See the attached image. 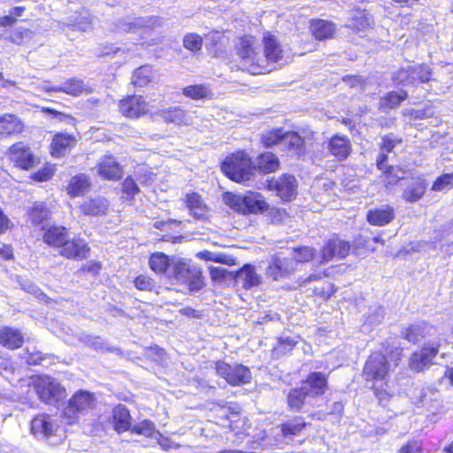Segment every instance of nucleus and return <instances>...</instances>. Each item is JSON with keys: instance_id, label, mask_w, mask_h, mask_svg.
I'll return each mask as SVG.
<instances>
[{"instance_id": "obj_1", "label": "nucleus", "mask_w": 453, "mask_h": 453, "mask_svg": "<svg viewBox=\"0 0 453 453\" xmlns=\"http://www.w3.org/2000/svg\"><path fill=\"white\" fill-rule=\"evenodd\" d=\"M385 352H372L363 370L365 380L374 382L372 388L380 403L387 402L394 395V390L389 386V377L399 365L402 356V350L397 347L391 350L385 349Z\"/></svg>"}, {"instance_id": "obj_2", "label": "nucleus", "mask_w": 453, "mask_h": 453, "mask_svg": "<svg viewBox=\"0 0 453 453\" xmlns=\"http://www.w3.org/2000/svg\"><path fill=\"white\" fill-rule=\"evenodd\" d=\"M237 53L241 58V65L243 70L251 74H259L267 70L265 66L264 57L261 56L256 40L252 36L241 38L237 45Z\"/></svg>"}, {"instance_id": "obj_3", "label": "nucleus", "mask_w": 453, "mask_h": 453, "mask_svg": "<svg viewBox=\"0 0 453 453\" xmlns=\"http://www.w3.org/2000/svg\"><path fill=\"white\" fill-rule=\"evenodd\" d=\"M224 203L237 212L242 214L263 212L268 209V204L261 194L249 192L245 196L225 193Z\"/></svg>"}, {"instance_id": "obj_4", "label": "nucleus", "mask_w": 453, "mask_h": 453, "mask_svg": "<svg viewBox=\"0 0 453 453\" xmlns=\"http://www.w3.org/2000/svg\"><path fill=\"white\" fill-rule=\"evenodd\" d=\"M254 169L251 159L242 151L226 157L221 164L222 172L231 180L240 183L250 180Z\"/></svg>"}, {"instance_id": "obj_5", "label": "nucleus", "mask_w": 453, "mask_h": 453, "mask_svg": "<svg viewBox=\"0 0 453 453\" xmlns=\"http://www.w3.org/2000/svg\"><path fill=\"white\" fill-rule=\"evenodd\" d=\"M168 277L187 284L192 290L200 289L203 287L201 269L188 259L172 260Z\"/></svg>"}, {"instance_id": "obj_6", "label": "nucleus", "mask_w": 453, "mask_h": 453, "mask_svg": "<svg viewBox=\"0 0 453 453\" xmlns=\"http://www.w3.org/2000/svg\"><path fill=\"white\" fill-rule=\"evenodd\" d=\"M96 403L93 394L85 390H79L69 400L64 410V417L69 425L77 422L81 416L92 410Z\"/></svg>"}, {"instance_id": "obj_7", "label": "nucleus", "mask_w": 453, "mask_h": 453, "mask_svg": "<svg viewBox=\"0 0 453 453\" xmlns=\"http://www.w3.org/2000/svg\"><path fill=\"white\" fill-rule=\"evenodd\" d=\"M261 140L267 148L282 144L296 156L303 155L305 150L303 139L294 132L282 133L280 129H276L264 134Z\"/></svg>"}, {"instance_id": "obj_8", "label": "nucleus", "mask_w": 453, "mask_h": 453, "mask_svg": "<svg viewBox=\"0 0 453 453\" xmlns=\"http://www.w3.org/2000/svg\"><path fill=\"white\" fill-rule=\"evenodd\" d=\"M34 385L37 395L44 403H53L65 397V388L50 376H38L35 380Z\"/></svg>"}, {"instance_id": "obj_9", "label": "nucleus", "mask_w": 453, "mask_h": 453, "mask_svg": "<svg viewBox=\"0 0 453 453\" xmlns=\"http://www.w3.org/2000/svg\"><path fill=\"white\" fill-rule=\"evenodd\" d=\"M215 369L217 373L232 386L247 384L251 380L250 369L243 365H230L223 361H218Z\"/></svg>"}, {"instance_id": "obj_10", "label": "nucleus", "mask_w": 453, "mask_h": 453, "mask_svg": "<svg viewBox=\"0 0 453 453\" xmlns=\"http://www.w3.org/2000/svg\"><path fill=\"white\" fill-rule=\"evenodd\" d=\"M430 74L429 69L423 65H408L395 73L394 80L400 84L413 85L416 81L427 82Z\"/></svg>"}, {"instance_id": "obj_11", "label": "nucleus", "mask_w": 453, "mask_h": 453, "mask_svg": "<svg viewBox=\"0 0 453 453\" xmlns=\"http://www.w3.org/2000/svg\"><path fill=\"white\" fill-rule=\"evenodd\" d=\"M296 270V263L291 259L290 256L284 257L281 254L272 257L270 265L266 269V273L274 280L283 279L291 275Z\"/></svg>"}, {"instance_id": "obj_12", "label": "nucleus", "mask_w": 453, "mask_h": 453, "mask_svg": "<svg viewBox=\"0 0 453 453\" xmlns=\"http://www.w3.org/2000/svg\"><path fill=\"white\" fill-rule=\"evenodd\" d=\"M402 197L404 201L413 203L419 201L426 191V180L421 176L407 177L402 182Z\"/></svg>"}, {"instance_id": "obj_13", "label": "nucleus", "mask_w": 453, "mask_h": 453, "mask_svg": "<svg viewBox=\"0 0 453 453\" xmlns=\"http://www.w3.org/2000/svg\"><path fill=\"white\" fill-rule=\"evenodd\" d=\"M96 169L97 175L106 180H119L124 174L122 166L111 155L101 157Z\"/></svg>"}, {"instance_id": "obj_14", "label": "nucleus", "mask_w": 453, "mask_h": 453, "mask_svg": "<svg viewBox=\"0 0 453 453\" xmlns=\"http://www.w3.org/2000/svg\"><path fill=\"white\" fill-rule=\"evenodd\" d=\"M268 188L276 190L282 200L290 201L296 195L297 181L293 175L282 174L276 180H269Z\"/></svg>"}, {"instance_id": "obj_15", "label": "nucleus", "mask_w": 453, "mask_h": 453, "mask_svg": "<svg viewBox=\"0 0 453 453\" xmlns=\"http://www.w3.org/2000/svg\"><path fill=\"white\" fill-rule=\"evenodd\" d=\"M119 111L130 119H137L149 111V104L142 96H132L121 100Z\"/></svg>"}, {"instance_id": "obj_16", "label": "nucleus", "mask_w": 453, "mask_h": 453, "mask_svg": "<svg viewBox=\"0 0 453 453\" xmlns=\"http://www.w3.org/2000/svg\"><path fill=\"white\" fill-rule=\"evenodd\" d=\"M350 245L340 239L329 240L321 250L319 264H326L334 258L342 259L348 256Z\"/></svg>"}, {"instance_id": "obj_17", "label": "nucleus", "mask_w": 453, "mask_h": 453, "mask_svg": "<svg viewBox=\"0 0 453 453\" xmlns=\"http://www.w3.org/2000/svg\"><path fill=\"white\" fill-rule=\"evenodd\" d=\"M302 387L311 399L319 397L328 389L327 375L321 372H312L303 380Z\"/></svg>"}, {"instance_id": "obj_18", "label": "nucleus", "mask_w": 453, "mask_h": 453, "mask_svg": "<svg viewBox=\"0 0 453 453\" xmlns=\"http://www.w3.org/2000/svg\"><path fill=\"white\" fill-rule=\"evenodd\" d=\"M438 353V345L426 344L419 351L412 354L410 359V367L415 372H422L427 368L433 361V358Z\"/></svg>"}, {"instance_id": "obj_19", "label": "nucleus", "mask_w": 453, "mask_h": 453, "mask_svg": "<svg viewBox=\"0 0 453 453\" xmlns=\"http://www.w3.org/2000/svg\"><path fill=\"white\" fill-rule=\"evenodd\" d=\"M10 157L16 166L26 170L33 167L35 162V157L30 148L23 142H18L12 146Z\"/></svg>"}, {"instance_id": "obj_20", "label": "nucleus", "mask_w": 453, "mask_h": 453, "mask_svg": "<svg viewBox=\"0 0 453 453\" xmlns=\"http://www.w3.org/2000/svg\"><path fill=\"white\" fill-rule=\"evenodd\" d=\"M264 53L261 56L264 57L265 63H280L283 65L286 60L284 59L283 50L280 44L278 42L274 35L270 33H266L264 35Z\"/></svg>"}, {"instance_id": "obj_21", "label": "nucleus", "mask_w": 453, "mask_h": 453, "mask_svg": "<svg viewBox=\"0 0 453 453\" xmlns=\"http://www.w3.org/2000/svg\"><path fill=\"white\" fill-rule=\"evenodd\" d=\"M89 251L86 242L82 239H70L69 236L62 245L59 254L68 259L85 258Z\"/></svg>"}, {"instance_id": "obj_22", "label": "nucleus", "mask_w": 453, "mask_h": 453, "mask_svg": "<svg viewBox=\"0 0 453 453\" xmlns=\"http://www.w3.org/2000/svg\"><path fill=\"white\" fill-rule=\"evenodd\" d=\"M435 333V327L426 321H420L411 325L402 331V336L412 343L418 342L421 339Z\"/></svg>"}, {"instance_id": "obj_23", "label": "nucleus", "mask_w": 453, "mask_h": 453, "mask_svg": "<svg viewBox=\"0 0 453 453\" xmlns=\"http://www.w3.org/2000/svg\"><path fill=\"white\" fill-rule=\"evenodd\" d=\"M24 335L18 328L12 326L0 327V345L7 349H16L22 346Z\"/></svg>"}, {"instance_id": "obj_24", "label": "nucleus", "mask_w": 453, "mask_h": 453, "mask_svg": "<svg viewBox=\"0 0 453 453\" xmlns=\"http://www.w3.org/2000/svg\"><path fill=\"white\" fill-rule=\"evenodd\" d=\"M234 279L246 289L257 287L261 283L260 275L257 273L255 267L249 264L234 272Z\"/></svg>"}, {"instance_id": "obj_25", "label": "nucleus", "mask_w": 453, "mask_h": 453, "mask_svg": "<svg viewBox=\"0 0 453 453\" xmlns=\"http://www.w3.org/2000/svg\"><path fill=\"white\" fill-rule=\"evenodd\" d=\"M109 208V202L102 196L84 200L80 205L81 212L86 216L105 215Z\"/></svg>"}, {"instance_id": "obj_26", "label": "nucleus", "mask_w": 453, "mask_h": 453, "mask_svg": "<svg viewBox=\"0 0 453 453\" xmlns=\"http://www.w3.org/2000/svg\"><path fill=\"white\" fill-rule=\"evenodd\" d=\"M327 148L338 160H344L350 154L351 143L347 136L336 134L330 139Z\"/></svg>"}, {"instance_id": "obj_27", "label": "nucleus", "mask_w": 453, "mask_h": 453, "mask_svg": "<svg viewBox=\"0 0 453 453\" xmlns=\"http://www.w3.org/2000/svg\"><path fill=\"white\" fill-rule=\"evenodd\" d=\"M311 399L307 390L302 386L291 388L287 395L288 408L291 411L299 412Z\"/></svg>"}, {"instance_id": "obj_28", "label": "nucleus", "mask_w": 453, "mask_h": 453, "mask_svg": "<svg viewBox=\"0 0 453 453\" xmlns=\"http://www.w3.org/2000/svg\"><path fill=\"white\" fill-rule=\"evenodd\" d=\"M395 218V211L389 205L370 210L367 212V221L373 226H384L391 222Z\"/></svg>"}, {"instance_id": "obj_29", "label": "nucleus", "mask_w": 453, "mask_h": 453, "mask_svg": "<svg viewBox=\"0 0 453 453\" xmlns=\"http://www.w3.org/2000/svg\"><path fill=\"white\" fill-rule=\"evenodd\" d=\"M68 231L61 226H51L45 230L43 241L50 246L61 248L68 237Z\"/></svg>"}, {"instance_id": "obj_30", "label": "nucleus", "mask_w": 453, "mask_h": 453, "mask_svg": "<svg viewBox=\"0 0 453 453\" xmlns=\"http://www.w3.org/2000/svg\"><path fill=\"white\" fill-rule=\"evenodd\" d=\"M114 430L121 434L131 428V416L127 408L119 404L112 411Z\"/></svg>"}, {"instance_id": "obj_31", "label": "nucleus", "mask_w": 453, "mask_h": 453, "mask_svg": "<svg viewBox=\"0 0 453 453\" xmlns=\"http://www.w3.org/2000/svg\"><path fill=\"white\" fill-rule=\"evenodd\" d=\"M335 30V25L327 20L316 19L312 20L311 23V32L312 35L319 41L332 38Z\"/></svg>"}, {"instance_id": "obj_32", "label": "nucleus", "mask_w": 453, "mask_h": 453, "mask_svg": "<svg viewBox=\"0 0 453 453\" xmlns=\"http://www.w3.org/2000/svg\"><path fill=\"white\" fill-rule=\"evenodd\" d=\"M73 137L66 134H56L50 144L51 155L55 157H61L65 155L67 150L73 143Z\"/></svg>"}, {"instance_id": "obj_33", "label": "nucleus", "mask_w": 453, "mask_h": 453, "mask_svg": "<svg viewBox=\"0 0 453 453\" xmlns=\"http://www.w3.org/2000/svg\"><path fill=\"white\" fill-rule=\"evenodd\" d=\"M54 425L49 415H39L31 421V432L35 435L48 437L53 434Z\"/></svg>"}, {"instance_id": "obj_34", "label": "nucleus", "mask_w": 453, "mask_h": 453, "mask_svg": "<svg viewBox=\"0 0 453 453\" xmlns=\"http://www.w3.org/2000/svg\"><path fill=\"white\" fill-rule=\"evenodd\" d=\"M23 127L22 121L14 114H4L0 117V135L20 133Z\"/></svg>"}, {"instance_id": "obj_35", "label": "nucleus", "mask_w": 453, "mask_h": 453, "mask_svg": "<svg viewBox=\"0 0 453 453\" xmlns=\"http://www.w3.org/2000/svg\"><path fill=\"white\" fill-rule=\"evenodd\" d=\"M408 97L404 90L391 91L380 99L379 109L384 112L398 107Z\"/></svg>"}, {"instance_id": "obj_36", "label": "nucleus", "mask_w": 453, "mask_h": 453, "mask_svg": "<svg viewBox=\"0 0 453 453\" xmlns=\"http://www.w3.org/2000/svg\"><path fill=\"white\" fill-rule=\"evenodd\" d=\"M43 89L47 92H63L68 95L77 96L83 90V82L79 79L72 78L60 86H44Z\"/></svg>"}, {"instance_id": "obj_37", "label": "nucleus", "mask_w": 453, "mask_h": 453, "mask_svg": "<svg viewBox=\"0 0 453 453\" xmlns=\"http://www.w3.org/2000/svg\"><path fill=\"white\" fill-rule=\"evenodd\" d=\"M91 185L89 177L79 173L71 178L68 185V193L73 196H79L87 192Z\"/></svg>"}, {"instance_id": "obj_38", "label": "nucleus", "mask_w": 453, "mask_h": 453, "mask_svg": "<svg viewBox=\"0 0 453 453\" xmlns=\"http://www.w3.org/2000/svg\"><path fill=\"white\" fill-rule=\"evenodd\" d=\"M371 25V16L365 10H357L346 26L354 31L362 32L370 28Z\"/></svg>"}, {"instance_id": "obj_39", "label": "nucleus", "mask_w": 453, "mask_h": 453, "mask_svg": "<svg viewBox=\"0 0 453 453\" xmlns=\"http://www.w3.org/2000/svg\"><path fill=\"white\" fill-rule=\"evenodd\" d=\"M257 165L263 173H273L280 168V160L273 153L265 152L259 155Z\"/></svg>"}, {"instance_id": "obj_40", "label": "nucleus", "mask_w": 453, "mask_h": 453, "mask_svg": "<svg viewBox=\"0 0 453 453\" xmlns=\"http://www.w3.org/2000/svg\"><path fill=\"white\" fill-rule=\"evenodd\" d=\"M161 117L166 123L176 125H189L192 123L191 117L180 108H172L167 111H163Z\"/></svg>"}, {"instance_id": "obj_41", "label": "nucleus", "mask_w": 453, "mask_h": 453, "mask_svg": "<svg viewBox=\"0 0 453 453\" xmlns=\"http://www.w3.org/2000/svg\"><path fill=\"white\" fill-rule=\"evenodd\" d=\"M155 79L156 73L152 67L150 65H142L134 72L132 82L134 86L144 87L153 82Z\"/></svg>"}, {"instance_id": "obj_42", "label": "nucleus", "mask_w": 453, "mask_h": 453, "mask_svg": "<svg viewBox=\"0 0 453 453\" xmlns=\"http://www.w3.org/2000/svg\"><path fill=\"white\" fill-rule=\"evenodd\" d=\"M150 266L155 273H165L168 276L172 268V262L170 263L169 257L165 254L157 252L150 256Z\"/></svg>"}, {"instance_id": "obj_43", "label": "nucleus", "mask_w": 453, "mask_h": 453, "mask_svg": "<svg viewBox=\"0 0 453 453\" xmlns=\"http://www.w3.org/2000/svg\"><path fill=\"white\" fill-rule=\"evenodd\" d=\"M407 172L398 165L390 166L389 170L384 172L381 175L384 178L385 186L389 188L390 186L397 184L399 181H404L407 178Z\"/></svg>"}, {"instance_id": "obj_44", "label": "nucleus", "mask_w": 453, "mask_h": 453, "mask_svg": "<svg viewBox=\"0 0 453 453\" xmlns=\"http://www.w3.org/2000/svg\"><path fill=\"white\" fill-rule=\"evenodd\" d=\"M183 95L193 100L208 99L211 97L210 88L204 85H191L183 88Z\"/></svg>"}, {"instance_id": "obj_45", "label": "nucleus", "mask_w": 453, "mask_h": 453, "mask_svg": "<svg viewBox=\"0 0 453 453\" xmlns=\"http://www.w3.org/2000/svg\"><path fill=\"white\" fill-rule=\"evenodd\" d=\"M187 205L194 217L201 219L205 215L206 206L198 194H191L187 197Z\"/></svg>"}, {"instance_id": "obj_46", "label": "nucleus", "mask_w": 453, "mask_h": 453, "mask_svg": "<svg viewBox=\"0 0 453 453\" xmlns=\"http://www.w3.org/2000/svg\"><path fill=\"white\" fill-rule=\"evenodd\" d=\"M434 114V107L430 104H426L422 108L403 111V115L409 116L411 119H425L433 117Z\"/></svg>"}, {"instance_id": "obj_47", "label": "nucleus", "mask_w": 453, "mask_h": 453, "mask_svg": "<svg viewBox=\"0 0 453 453\" xmlns=\"http://www.w3.org/2000/svg\"><path fill=\"white\" fill-rule=\"evenodd\" d=\"M50 216V211L42 203H35L31 208L29 217L34 225L42 224Z\"/></svg>"}, {"instance_id": "obj_48", "label": "nucleus", "mask_w": 453, "mask_h": 453, "mask_svg": "<svg viewBox=\"0 0 453 453\" xmlns=\"http://www.w3.org/2000/svg\"><path fill=\"white\" fill-rule=\"evenodd\" d=\"M315 250L307 246L293 249L290 253V257L296 261V265L299 263H306L314 257Z\"/></svg>"}, {"instance_id": "obj_49", "label": "nucleus", "mask_w": 453, "mask_h": 453, "mask_svg": "<svg viewBox=\"0 0 453 453\" xmlns=\"http://www.w3.org/2000/svg\"><path fill=\"white\" fill-rule=\"evenodd\" d=\"M305 426L306 424L302 417H296L290 422L281 425V433L284 436L296 435Z\"/></svg>"}, {"instance_id": "obj_50", "label": "nucleus", "mask_w": 453, "mask_h": 453, "mask_svg": "<svg viewBox=\"0 0 453 453\" xmlns=\"http://www.w3.org/2000/svg\"><path fill=\"white\" fill-rule=\"evenodd\" d=\"M132 432L139 435L152 437L157 431L156 426L152 421L144 419L142 422L134 425Z\"/></svg>"}, {"instance_id": "obj_51", "label": "nucleus", "mask_w": 453, "mask_h": 453, "mask_svg": "<svg viewBox=\"0 0 453 453\" xmlns=\"http://www.w3.org/2000/svg\"><path fill=\"white\" fill-rule=\"evenodd\" d=\"M296 342L289 336H281L278 339L277 344L273 349V353L277 356L284 355L296 346Z\"/></svg>"}, {"instance_id": "obj_52", "label": "nucleus", "mask_w": 453, "mask_h": 453, "mask_svg": "<svg viewBox=\"0 0 453 453\" xmlns=\"http://www.w3.org/2000/svg\"><path fill=\"white\" fill-rule=\"evenodd\" d=\"M453 188V173L441 175L434 182L432 189L434 191H444Z\"/></svg>"}, {"instance_id": "obj_53", "label": "nucleus", "mask_w": 453, "mask_h": 453, "mask_svg": "<svg viewBox=\"0 0 453 453\" xmlns=\"http://www.w3.org/2000/svg\"><path fill=\"white\" fill-rule=\"evenodd\" d=\"M203 45V39L196 34H188L183 38V46L191 51H198Z\"/></svg>"}, {"instance_id": "obj_54", "label": "nucleus", "mask_w": 453, "mask_h": 453, "mask_svg": "<svg viewBox=\"0 0 453 453\" xmlns=\"http://www.w3.org/2000/svg\"><path fill=\"white\" fill-rule=\"evenodd\" d=\"M402 138L394 134L384 135L381 138L380 145V150L385 152H391L398 144L402 143Z\"/></svg>"}, {"instance_id": "obj_55", "label": "nucleus", "mask_w": 453, "mask_h": 453, "mask_svg": "<svg viewBox=\"0 0 453 453\" xmlns=\"http://www.w3.org/2000/svg\"><path fill=\"white\" fill-rule=\"evenodd\" d=\"M33 36V32L27 28H17L13 30L10 35V40L18 45L23 44Z\"/></svg>"}, {"instance_id": "obj_56", "label": "nucleus", "mask_w": 453, "mask_h": 453, "mask_svg": "<svg viewBox=\"0 0 453 453\" xmlns=\"http://www.w3.org/2000/svg\"><path fill=\"white\" fill-rule=\"evenodd\" d=\"M384 319V309L380 305H375L370 309L365 316V322L371 326L379 325Z\"/></svg>"}, {"instance_id": "obj_57", "label": "nucleus", "mask_w": 453, "mask_h": 453, "mask_svg": "<svg viewBox=\"0 0 453 453\" xmlns=\"http://www.w3.org/2000/svg\"><path fill=\"white\" fill-rule=\"evenodd\" d=\"M210 276L211 280L215 281H223L227 278H233L234 276V272L227 271L226 269L219 266H211L209 267Z\"/></svg>"}, {"instance_id": "obj_58", "label": "nucleus", "mask_w": 453, "mask_h": 453, "mask_svg": "<svg viewBox=\"0 0 453 453\" xmlns=\"http://www.w3.org/2000/svg\"><path fill=\"white\" fill-rule=\"evenodd\" d=\"M87 343L90 348L94 349L96 351H112V348L109 347L107 342L98 336L90 337L88 340Z\"/></svg>"}, {"instance_id": "obj_59", "label": "nucleus", "mask_w": 453, "mask_h": 453, "mask_svg": "<svg viewBox=\"0 0 453 453\" xmlns=\"http://www.w3.org/2000/svg\"><path fill=\"white\" fill-rule=\"evenodd\" d=\"M134 285L140 290H150L154 287V282L150 277L140 275L135 279Z\"/></svg>"}, {"instance_id": "obj_60", "label": "nucleus", "mask_w": 453, "mask_h": 453, "mask_svg": "<svg viewBox=\"0 0 453 453\" xmlns=\"http://www.w3.org/2000/svg\"><path fill=\"white\" fill-rule=\"evenodd\" d=\"M19 285L24 291L31 293L37 297L44 296L41 289L28 280H19Z\"/></svg>"}, {"instance_id": "obj_61", "label": "nucleus", "mask_w": 453, "mask_h": 453, "mask_svg": "<svg viewBox=\"0 0 453 453\" xmlns=\"http://www.w3.org/2000/svg\"><path fill=\"white\" fill-rule=\"evenodd\" d=\"M122 188L123 192L131 196H134L135 194L139 192V188L137 184L131 177H127L125 179V180L122 183Z\"/></svg>"}, {"instance_id": "obj_62", "label": "nucleus", "mask_w": 453, "mask_h": 453, "mask_svg": "<svg viewBox=\"0 0 453 453\" xmlns=\"http://www.w3.org/2000/svg\"><path fill=\"white\" fill-rule=\"evenodd\" d=\"M53 175V169L50 167H44L36 172L33 178L37 181H46Z\"/></svg>"}, {"instance_id": "obj_63", "label": "nucleus", "mask_w": 453, "mask_h": 453, "mask_svg": "<svg viewBox=\"0 0 453 453\" xmlns=\"http://www.w3.org/2000/svg\"><path fill=\"white\" fill-rule=\"evenodd\" d=\"M146 27V22L143 19H136L134 22L127 23L124 25L123 29L127 32H136L141 27Z\"/></svg>"}, {"instance_id": "obj_64", "label": "nucleus", "mask_w": 453, "mask_h": 453, "mask_svg": "<svg viewBox=\"0 0 453 453\" xmlns=\"http://www.w3.org/2000/svg\"><path fill=\"white\" fill-rule=\"evenodd\" d=\"M314 293L317 296H319L323 298H329L331 295L334 293L333 285L330 282H326L324 284L321 289L315 288Z\"/></svg>"}]
</instances>
